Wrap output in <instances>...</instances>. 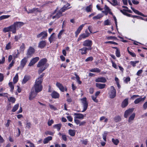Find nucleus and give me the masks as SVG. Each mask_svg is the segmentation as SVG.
Masks as SVG:
<instances>
[{
    "mask_svg": "<svg viewBox=\"0 0 147 147\" xmlns=\"http://www.w3.org/2000/svg\"><path fill=\"white\" fill-rule=\"evenodd\" d=\"M47 60L45 58L41 59L37 65V67L39 68L38 70V73L40 74L47 69L49 65L47 63Z\"/></svg>",
    "mask_w": 147,
    "mask_h": 147,
    "instance_id": "obj_1",
    "label": "nucleus"
},
{
    "mask_svg": "<svg viewBox=\"0 0 147 147\" xmlns=\"http://www.w3.org/2000/svg\"><path fill=\"white\" fill-rule=\"evenodd\" d=\"M42 82L36 80L35 84L32 87V89L34 90L37 92H39L42 90Z\"/></svg>",
    "mask_w": 147,
    "mask_h": 147,
    "instance_id": "obj_2",
    "label": "nucleus"
},
{
    "mask_svg": "<svg viewBox=\"0 0 147 147\" xmlns=\"http://www.w3.org/2000/svg\"><path fill=\"white\" fill-rule=\"evenodd\" d=\"M111 89L109 92V97L111 98H114L116 96V91L115 88L113 86L110 87Z\"/></svg>",
    "mask_w": 147,
    "mask_h": 147,
    "instance_id": "obj_3",
    "label": "nucleus"
},
{
    "mask_svg": "<svg viewBox=\"0 0 147 147\" xmlns=\"http://www.w3.org/2000/svg\"><path fill=\"white\" fill-rule=\"evenodd\" d=\"M83 107V110L81 111L82 112L85 111L87 109L88 106V102L86 100V97L81 99Z\"/></svg>",
    "mask_w": 147,
    "mask_h": 147,
    "instance_id": "obj_4",
    "label": "nucleus"
},
{
    "mask_svg": "<svg viewBox=\"0 0 147 147\" xmlns=\"http://www.w3.org/2000/svg\"><path fill=\"white\" fill-rule=\"evenodd\" d=\"M92 43V41L89 40H87L84 41L83 44V45L85 47H88V50H91L92 49L91 47Z\"/></svg>",
    "mask_w": 147,
    "mask_h": 147,
    "instance_id": "obj_5",
    "label": "nucleus"
},
{
    "mask_svg": "<svg viewBox=\"0 0 147 147\" xmlns=\"http://www.w3.org/2000/svg\"><path fill=\"white\" fill-rule=\"evenodd\" d=\"M47 36V34L46 31H43L37 35V37L38 38L42 37V39H45Z\"/></svg>",
    "mask_w": 147,
    "mask_h": 147,
    "instance_id": "obj_6",
    "label": "nucleus"
},
{
    "mask_svg": "<svg viewBox=\"0 0 147 147\" xmlns=\"http://www.w3.org/2000/svg\"><path fill=\"white\" fill-rule=\"evenodd\" d=\"M35 52V49L32 47H30L28 49L26 54L27 57V58L31 57L32 55Z\"/></svg>",
    "mask_w": 147,
    "mask_h": 147,
    "instance_id": "obj_7",
    "label": "nucleus"
},
{
    "mask_svg": "<svg viewBox=\"0 0 147 147\" xmlns=\"http://www.w3.org/2000/svg\"><path fill=\"white\" fill-rule=\"evenodd\" d=\"M38 92L31 89V92L30 94L29 99L30 100H32L36 96Z\"/></svg>",
    "mask_w": 147,
    "mask_h": 147,
    "instance_id": "obj_8",
    "label": "nucleus"
},
{
    "mask_svg": "<svg viewBox=\"0 0 147 147\" xmlns=\"http://www.w3.org/2000/svg\"><path fill=\"white\" fill-rule=\"evenodd\" d=\"M60 9L56 13V14L52 17L53 19L55 18L56 19H58L60 17L62 16V13Z\"/></svg>",
    "mask_w": 147,
    "mask_h": 147,
    "instance_id": "obj_9",
    "label": "nucleus"
},
{
    "mask_svg": "<svg viewBox=\"0 0 147 147\" xmlns=\"http://www.w3.org/2000/svg\"><path fill=\"white\" fill-rule=\"evenodd\" d=\"M134 110V108L129 109L125 111L124 113V117L127 118L128 116L131 114Z\"/></svg>",
    "mask_w": 147,
    "mask_h": 147,
    "instance_id": "obj_10",
    "label": "nucleus"
},
{
    "mask_svg": "<svg viewBox=\"0 0 147 147\" xmlns=\"http://www.w3.org/2000/svg\"><path fill=\"white\" fill-rule=\"evenodd\" d=\"M39 59L38 57H36L33 58L29 63L28 65L30 66L33 65L39 60Z\"/></svg>",
    "mask_w": 147,
    "mask_h": 147,
    "instance_id": "obj_11",
    "label": "nucleus"
},
{
    "mask_svg": "<svg viewBox=\"0 0 147 147\" xmlns=\"http://www.w3.org/2000/svg\"><path fill=\"white\" fill-rule=\"evenodd\" d=\"M56 85L59 88V90L62 92H64L65 90L66 91L67 90L66 88H65L59 82H57L56 83Z\"/></svg>",
    "mask_w": 147,
    "mask_h": 147,
    "instance_id": "obj_12",
    "label": "nucleus"
},
{
    "mask_svg": "<svg viewBox=\"0 0 147 147\" xmlns=\"http://www.w3.org/2000/svg\"><path fill=\"white\" fill-rule=\"evenodd\" d=\"M87 24L86 23H85L84 24H82L79 26L77 30L75 32L76 36L77 37L78 34L80 32L81 30L82 29L83 27L85 26V24Z\"/></svg>",
    "mask_w": 147,
    "mask_h": 147,
    "instance_id": "obj_13",
    "label": "nucleus"
},
{
    "mask_svg": "<svg viewBox=\"0 0 147 147\" xmlns=\"http://www.w3.org/2000/svg\"><path fill=\"white\" fill-rule=\"evenodd\" d=\"M74 115L76 116L74 117V118L77 119H82L84 118V115L80 113H75Z\"/></svg>",
    "mask_w": 147,
    "mask_h": 147,
    "instance_id": "obj_14",
    "label": "nucleus"
},
{
    "mask_svg": "<svg viewBox=\"0 0 147 147\" xmlns=\"http://www.w3.org/2000/svg\"><path fill=\"white\" fill-rule=\"evenodd\" d=\"M14 23H16V24H15V26L16 30L20 28L24 24V23L23 22H15Z\"/></svg>",
    "mask_w": 147,
    "mask_h": 147,
    "instance_id": "obj_15",
    "label": "nucleus"
},
{
    "mask_svg": "<svg viewBox=\"0 0 147 147\" xmlns=\"http://www.w3.org/2000/svg\"><path fill=\"white\" fill-rule=\"evenodd\" d=\"M95 82H101L105 83L106 82V79L103 77L98 78L95 79Z\"/></svg>",
    "mask_w": 147,
    "mask_h": 147,
    "instance_id": "obj_16",
    "label": "nucleus"
},
{
    "mask_svg": "<svg viewBox=\"0 0 147 147\" xmlns=\"http://www.w3.org/2000/svg\"><path fill=\"white\" fill-rule=\"evenodd\" d=\"M146 98V97L145 96L143 98L141 97L138 98L135 100L134 101L135 104H137L141 102L144 101Z\"/></svg>",
    "mask_w": 147,
    "mask_h": 147,
    "instance_id": "obj_17",
    "label": "nucleus"
},
{
    "mask_svg": "<svg viewBox=\"0 0 147 147\" xmlns=\"http://www.w3.org/2000/svg\"><path fill=\"white\" fill-rule=\"evenodd\" d=\"M51 95L52 97L54 98H58L59 96V94L55 91L51 93Z\"/></svg>",
    "mask_w": 147,
    "mask_h": 147,
    "instance_id": "obj_18",
    "label": "nucleus"
},
{
    "mask_svg": "<svg viewBox=\"0 0 147 147\" xmlns=\"http://www.w3.org/2000/svg\"><path fill=\"white\" fill-rule=\"evenodd\" d=\"M15 23H14L13 24L11 25L10 26V31L12 32L13 33L15 34L16 33V29L15 26Z\"/></svg>",
    "mask_w": 147,
    "mask_h": 147,
    "instance_id": "obj_19",
    "label": "nucleus"
},
{
    "mask_svg": "<svg viewBox=\"0 0 147 147\" xmlns=\"http://www.w3.org/2000/svg\"><path fill=\"white\" fill-rule=\"evenodd\" d=\"M131 9H132L133 11L136 14H137L140 16L144 17H146L144 14H143L142 13L138 11L137 10L135 9L134 8H133L132 6L131 7Z\"/></svg>",
    "mask_w": 147,
    "mask_h": 147,
    "instance_id": "obj_20",
    "label": "nucleus"
},
{
    "mask_svg": "<svg viewBox=\"0 0 147 147\" xmlns=\"http://www.w3.org/2000/svg\"><path fill=\"white\" fill-rule=\"evenodd\" d=\"M70 5L69 4H66L60 9L61 10V11L62 12H64L66 10L70 8V7H68Z\"/></svg>",
    "mask_w": 147,
    "mask_h": 147,
    "instance_id": "obj_21",
    "label": "nucleus"
},
{
    "mask_svg": "<svg viewBox=\"0 0 147 147\" xmlns=\"http://www.w3.org/2000/svg\"><path fill=\"white\" fill-rule=\"evenodd\" d=\"M46 45L45 41H40L38 44V47L41 49L44 47Z\"/></svg>",
    "mask_w": 147,
    "mask_h": 147,
    "instance_id": "obj_22",
    "label": "nucleus"
},
{
    "mask_svg": "<svg viewBox=\"0 0 147 147\" xmlns=\"http://www.w3.org/2000/svg\"><path fill=\"white\" fill-rule=\"evenodd\" d=\"M96 86L100 89H102L105 88L106 84L101 83H97L96 84Z\"/></svg>",
    "mask_w": 147,
    "mask_h": 147,
    "instance_id": "obj_23",
    "label": "nucleus"
},
{
    "mask_svg": "<svg viewBox=\"0 0 147 147\" xmlns=\"http://www.w3.org/2000/svg\"><path fill=\"white\" fill-rule=\"evenodd\" d=\"M135 114L134 113H133L129 117L128 122L130 123H132V121H133L135 117Z\"/></svg>",
    "mask_w": 147,
    "mask_h": 147,
    "instance_id": "obj_24",
    "label": "nucleus"
},
{
    "mask_svg": "<svg viewBox=\"0 0 147 147\" xmlns=\"http://www.w3.org/2000/svg\"><path fill=\"white\" fill-rule=\"evenodd\" d=\"M27 57H24L21 61V65L23 67L27 61Z\"/></svg>",
    "mask_w": 147,
    "mask_h": 147,
    "instance_id": "obj_25",
    "label": "nucleus"
},
{
    "mask_svg": "<svg viewBox=\"0 0 147 147\" xmlns=\"http://www.w3.org/2000/svg\"><path fill=\"white\" fill-rule=\"evenodd\" d=\"M128 98H126L123 100L121 104L122 107L124 108L127 106L128 104Z\"/></svg>",
    "mask_w": 147,
    "mask_h": 147,
    "instance_id": "obj_26",
    "label": "nucleus"
},
{
    "mask_svg": "<svg viewBox=\"0 0 147 147\" xmlns=\"http://www.w3.org/2000/svg\"><path fill=\"white\" fill-rule=\"evenodd\" d=\"M88 50V49L86 47H84L80 49V51H81V53L82 55L86 54L87 53V50Z\"/></svg>",
    "mask_w": 147,
    "mask_h": 147,
    "instance_id": "obj_27",
    "label": "nucleus"
},
{
    "mask_svg": "<svg viewBox=\"0 0 147 147\" xmlns=\"http://www.w3.org/2000/svg\"><path fill=\"white\" fill-rule=\"evenodd\" d=\"M88 37V36L86 35L85 34H83L79 36V37L77 41H79L82 39Z\"/></svg>",
    "mask_w": 147,
    "mask_h": 147,
    "instance_id": "obj_28",
    "label": "nucleus"
},
{
    "mask_svg": "<svg viewBox=\"0 0 147 147\" xmlns=\"http://www.w3.org/2000/svg\"><path fill=\"white\" fill-rule=\"evenodd\" d=\"M55 39V33H53L51 35L50 37L49 38V40L50 43H51L53 40Z\"/></svg>",
    "mask_w": 147,
    "mask_h": 147,
    "instance_id": "obj_29",
    "label": "nucleus"
},
{
    "mask_svg": "<svg viewBox=\"0 0 147 147\" xmlns=\"http://www.w3.org/2000/svg\"><path fill=\"white\" fill-rule=\"evenodd\" d=\"M52 138L51 136H49L45 138L43 141V143L44 144H46L49 141L51 140H52Z\"/></svg>",
    "mask_w": 147,
    "mask_h": 147,
    "instance_id": "obj_30",
    "label": "nucleus"
},
{
    "mask_svg": "<svg viewBox=\"0 0 147 147\" xmlns=\"http://www.w3.org/2000/svg\"><path fill=\"white\" fill-rule=\"evenodd\" d=\"M75 130L69 129V133L71 136H74L75 134Z\"/></svg>",
    "mask_w": 147,
    "mask_h": 147,
    "instance_id": "obj_31",
    "label": "nucleus"
},
{
    "mask_svg": "<svg viewBox=\"0 0 147 147\" xmlns=\"http://www.w3.org/2000/svg\"><path fill=\"white\" fill-rule=\"evenodd\" d=\"M45 74L44 73H43L40 76L38 77L36 80L38 81H39L40 82H42L43 81V78H42L44 76Z\"/></svg>",
    "mask_w": 147,
    "mask_h": 147,
    "instance_id": "obj_32",
    "label": "nucleus"
},
{
    "mask_svg": "<svg viewBox=\"0 0 147 147\" xmlns=\"http://www.w3.org/2000/svg\"><path fill=\"white\" fill-rule=\"evenodd\" d=\"M92 10V5H91L87 6L86 9V10L87 12H91Z\"/></svg>",
    "mask_w": 147,
    "mask_h": 147,
    "instance_id": "obj_33",
    "label": "nucleus"
},
{
    "mask_svg": "<svg viewBox=\"0 0 147 147\" xmlns=\"http://www.w3.org/2000/svg\"><path fill=\"white\" fill-rule=\"evenodd\" d=\"M29 79V77L28 76H25L22 82V84L26 83Z\"/></svg>",
    "mask_w": 147,
    "mask_h": 147,
    "instance_id": "obj_34",
    "label": "nucleus"
},
{
    "mask_svg": "<svg viewBox=\"0 0 147 147\" xmlns=\"http://www.w3.org/2000/svg\"><path fill=\"white\" fill-rule=\"evenodd\" d=\"M61 123L55 125L53 127L57 129L58 131H59L61 127Z\"/></svg>",
    "mask_w": 147,
    "mask_h": 147,
    "instance_id": "obj_35",
    "label": "nucleus"
},
{
    "mask_svg": "<svg viewBox=\"0 0 147 147\" xmlns=\"http://www.w3.org/2000/svg\"><path fill=\"white\" fill-rule=\"evenodd\" d=\"M103 16L101 14H98L97 15L94 16L93 18V19L94 20H97L99 19L102 18Z\"/></svg>",
    "mask_w": 147,
    "mask_h": 147,
    "instance_id": "obj_36",
    "label": "nucleus"
},
{
    "mask_svg": "<svg viewBox=\"0 0 147 147\" xmlns=\"http://www.w3.org/2000/svg\"><path fill=\"white\" fill-rule=\"evenodd\" d=\"M18 74L17 73L15 77L13 78V82L14 83H16L18 81Z\"/></svg>",
    "mask_w": 147,
    "mask_h": 147,
    "instance_id": "obj_37",
    "label": "nucleus"
},
{
    "mask_svg": "<svg viewBox=\"0 0 147 147\" xmlns=\"http://www.w3.org/2000/svg\"><path fill=\"white\" fill-rule=\"evenodd\" d=\"M26 127L28 129H30L31 128L32 126V124L30 122L28 121H27L26 122Z\"/></svg>",
    "mask_w": 147,
    "mask_h": 147,
    "instance_id": "obj_38",
    "label": "nucleus"
},
{
    "mask_svg": "<svg viewBox=\"0 0 147 147\" xmlns=\"http://www.w3.org/2000/svg\"><path fill=\"white\" fill-rule=\"evenodd\" d=\"M112 141L116 145H117L119 142V141L117 139H115L114 138H112Z\"/></svg>",
    "mask_w": 147,
    "mask_h": 147,
    "instance_id": "obj_39",
    "label": "nucleus"
},
{
    "mask_svg": "<svg viewBox=\"0 0 147 147\" xmlns=\"http://www.w3.org/2000/svg\"><path fill=\"white\" fill-rule=\"evenodd\" d=\"M19 104H17L16 105L13 107V109L12 110V112H15L18 109L19 107Z\"/></svg>",
    "mask_w": 147,
    "mask_h": 147,
    "instance_id": "obj_40",
    "label": "nucleus"
},
{
    "mask_svg": "<svg viewBox=\"0 0 147 147\" xmlns=\"http://www.w3.org/2000/svg\"><path fill=\"white\" fill-rule=\"evenodd\" d=\"M90 71L92 72H99L100 71V70L98 68H95L91 69Z\"/></svg>",
    "mask_w": 147,
    "mask_h": 147,
    "instance_id": "obj_41",
    "label": "nucleus"
},
{
    "mask_svg": "<svg viewBox=\"0 0 147 147\" xmlns=\"http://www.w3.org/2000/svg\"><path fill=\"white\" fill-rule=\"evenodd\" d=\"M114 120L116 122H119L121 120V117L119 116L115 117L114 118Z\"/></svg>",
    "mask_w": 147,
    "mask_h": 147,
    "instance_id": "obj_42",
    "label": "nucleus"
},
{
    "mask_svg": "<svg viewBox=\"0 0 147 147\" xmlns=\"http://www.w3.org/2000/svg\"><path fill=\"white\" fill-rule=\"evenodd\" d=\"M22 37L21 34H19L17 36H15L14 37V39L16 41H18L19 39Z\"/></svg>",
    "mask_w": 147,
    "mask_h": 147,
    "instance_id": "obj_43",
    "label": "nucleus"
},
{
    "mask_svg": "<svg viewBox=\"0 0 147 147\" xmlns=\"http://www.w3.org/2000/svg\"><path fill=\"white\" fill-rule=\"evenodd\" d=\"M3 31L4 32H6L9 31H11L10 26L4 28L3 29Z\"/></svg>",
    "mask_w": 147,
    "mask_h": 147,
    "instance_id": "obj_44",
    "label": "nucleus"
},
{
    "mask_svg": "<svg viewBox=\"0 0 147 147\" xmlns=\"http://www.w3.org/2000/svg\"><path fill=\"white\" fill-rule=\"evenodd\" d=\"M10 16V15H3L0 17V20L7 18Z\"/></svg>",
    "mask_w": 147,
    "mask_h": 147,
    "instance_id": "obj_45",
    "label": "nucleus"
},
{
    "mask_svg": "<svg viewBox=\"0 0 147 147\" xmlns=\"http://www.w3.org/2000/svg\"><path fill=\"white\" fill-rule=\"evenodd\" d=\"M8 99L9 101L12 103H14L16 100L15 98L13 97H10Z\"/></svg>",
    "mask_w": 147,
    "mask_h": 147,
    "instance_id": "obj_46",
    "label": "nucleus"
},
{
    "mask_svg": "<svg viewBox=\"0 0 147 147\" xmlns=\"http://www.w3.org/2000/svg\"><path fill=\"white\" fill-rule=\"evenodd\" d=\"M112 3L109 2L113 6H116L117 5V0H112Z\"/></svg>",
    "mask_w": 147,
    "mask_h": 147,
    "instance_id": "obj_47",
    "label": "nucleus"
},
{
    "mask_svg": "<svg viewBox=\"0 0 147 147\" xmlns=\"http://www.w3.org/2000/svg\"><path fill=\"white\" fill-rule=\"evenodd\" d=\"M11 43L9 42L6 45L5 49L6 50H9L11 48Z\"/></svg>",
    "mask_w": 147,
    "mask_h": 147,
    "instance_id": "obj_48",
    "label": "nucleus"
},
{
    "mask_svg": "<svg viewBox=\"0 0 147 147\" xmlns=\"http://www.w3.org/2000/svg\"><path fill=\"white\" fill-rule=\"evenodd\" d=\"M9 85L11 88V89L10 90L11 91V92H12L14 88V86L13 84L11 82H9Z\"/></svg>",
    "mask_w": 147,
    "mask_h": 147,
    "instance_id": "obj_49",
    "label": "nucleus"
},
{
    "mask_svg": "<svg viewBox=\"0 0 147 147\" xmlns=\"http://www.w3.org/2000/svg\"><path fill=\"white\" fill-rule=\"evenodd\" d=\"M139 62V61H131L130 63L131 65L135 67L136 66V64Z\"/></svg>",
    "mask_w": 147,
    "mask_h": 147,
    "instance_id": "obj_50",
    "label": "nucleus"
},
{
    "mask_svg": "<svg viewBox=\"0 0 147 147\" xmlns=\"http://www.w3.org/2000/svg\"><path fill=\"white\" fill-rule=\"evenodd\" d=\"M116 55L117 57H119L120 56V52L119 50L117 49L116 51Z\"/></svg>",
    "mask_w": 147,
    "mask_h": 147,
    "instance_id": "obj_51",
    "label": "nucleus"
},
{
    "mask_svg": "<svg viewBox=\"0 0 147 147\" xmlns=\"http://www.w3.org/2000/svg\"><path fill=\"white\" fill-rule=\"evenodd\" d=\"M104 24L105 25H110V22L109 20H107L104 21Z\"/></svg>",
    "mask_w": 147,
    "mask_h": 147,
    "instance_id": "obj_52",
    "label": "nucleus"
},
{
    "mask_svg": "<svg viewBox=\"0 0 147 147\" xmlns=\"http://www.w3.org/2000/svg\"><path fill=\"white\" fill-rule=\"evenodd\" d=\"M64 30H61L59 32L58 35V37L60 39L61 37V35H62L63 32H64Z\"/></svg>",
    "mask_w": 147,
    "mask_h": 147,
    "instance_id": "obj_53",
    "label": "nucleus"
},
{
    "mask_svg": "<svg viewBox=\"0 0 147 147\" xmlns=\"http://www.w3.org/2000/svg\"><path fill=\"white\" fill-rule=\"evenodd\" d=\"M104 9L105 10V11L108 13L109 11H111L110 9L106 5H105Z\"/></svg>",
    "mask_w": 147,
    "mask_h": 147,
    "instance_id": "obj_54",
    "label": "nucleus"
},
{
    "mask_svg": "<svg viewBox=\"0 0 147 147\" xmlns=\"http://www.w3.org/2000/svg\"><path fill=\"white\" fill-rule=\"evenodd\" d=\"M49 106L50 108L51 109L53 110H57V108L52 105L49 104Z\"/></svg>",
    "mask_w": 147,
    "mask_h": 147,
    "instance_id": "obj_55",
    "label": "nucleus"
},
{
    "mask_svg": "<svg viewBox=\"0 0 147 147\" xmlns=\"http://www.w3.org/2000/svg\"><path fill=\"white\" fill-rule=\"evenodd\" d=\"M93 59L92 57H90L87 58L86 59L85 61L86 62H88L90 61H92Z\"/></svg>",
    "mask_w": 147,
    "mask_h": 147,
    "instance_id": "obj_56",
    "label": "nucleus"
},
{
    "mask_svg": "<svg viewBox=\"0 0 147 147\" xmlns=\"http://www.w3.org/2000/svg\"><path fill=\"white\" fill-rule=\"evenodd\" d=\"M96 97L97 96H92V99L93 100V101L96 102H98V100L97 99H96Z\"/></svg>",
    "mask_w": 147,
    "mask_h": 147,
    "instance_id": "obj_57",
    "label": "nucleus"
},
{
    "mask_svg": "<svg viewBox=\"0 0 147 147\" xmlns=\"http://www.w3.org/2000/svg\"><path fill=\"white\" fill-rule=\"evenodd\" d=\"M128 52L129 54H130L133 57H134L136 56V54L130 51L128 49Z\"/></svg>",
    "mask_w": 147,
    "mask_h": 147,
    "instance_id": "obj_58",
    "label": "nucleus"
},
{
    "mask_svg": "<svg viewBox=\"0 0 147 147\" xmlns=\"http://www.w3.org/2000/svg\"><path fill=\"white\" fill-rule=\"evenodd\" d=\"M74 122H75V123L77 125H79L80 124V123L81 121L80 120L78 119H75V118H74Z\"/></svg>",
    "mask_w": 147,
    "mask_h": 147,
    "instance_id": "obj_59",
    "label": "nucleus"
},
{
    "mask_svg": "<svg viewBox=\"0 0 147 147\" xmlns=\"http://www.w3.org/2000/svg\"><path fill=\"white\" fill-rule=\"evenodd\" d=\"M54 122L51 119V120H49L48 122V124L49 126H51L53 123Z\"/></svg>",
    "mask_w": 147,
    "mask_h": 147,
    "instance_id": "obj_60",
    "label": "nucleus"
},
{
    "mask_svg": "<svg viewBox=\"0 0 147 147\" xmlns=\"http://www.w3.org/2000/svg\"><path fill=\"white\" fill-rule=\"evenodd\" d=\"M25 48L24 44L23 43L20 47V49L22 51H23L25 49Z\"/></svg>",
    "mask_w": 147,
    "mask_h": 147,
    "instance_id": "obj_61",
    "label": "nucleus"
},
{
    "mask_svg": "<svg viewBox=\"0 0 147 147\" xmlns=\"http://www.w3.org/2000/svg\"><path fill=\"white\" fill-rule=\"evenodd\" d=\"M143 107L144 110H146L147 108V101L145 102L143 105Z\"/></svg>",
    "mask_w": 147,
    "mask_h": 147,
    "instance_id": "obj_62",
    "label": "nucleus"
},
{
    "mask_svg": "<svg viewBox=\"0 0 147 147\" xmlns=\"http://www.w3.org/2000/svg\"><path fill=\"white\" fill-rule=\"evenodd\" d=\"M7 93H0V96H4L7 97H8V96L7 95Z\"/></svg>",
    "mask_w": 147,
    "mask_h": 147,
    "instance_id": "obj_63",
    "label": "nucleus"
},
{
    "mask_svg": "<svg viewBox=\"0 0 147 147\" xmlns=\"http://www.w3.org/2000/svg\"><path fill=\"white\" fill-rule=\"evenodd\" d=\"M111 62L112 64V66L116 69H117V65L114 62L112 61Z\"/></svg>",
    "mask_w": 147,
    "mask_h": 147,
    "instance_id": "obj_64",
    "label": "nucleus"
}]
</instances>
